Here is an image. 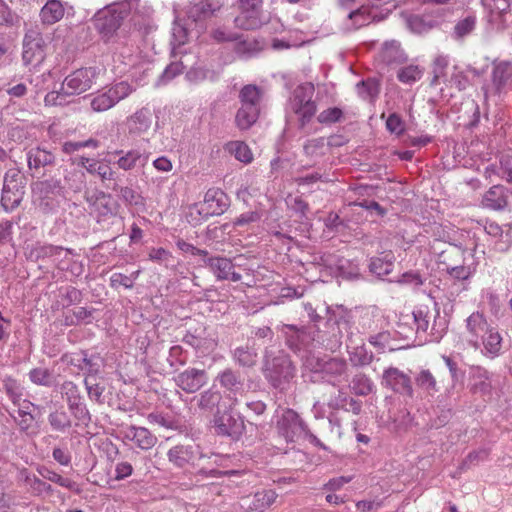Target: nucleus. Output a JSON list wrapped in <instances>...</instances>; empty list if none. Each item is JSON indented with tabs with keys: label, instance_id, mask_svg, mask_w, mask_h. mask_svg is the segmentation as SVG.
<instances>
[{
	"label": "nucleus",
	"instance_id": "nucleus-42",
	"mask_svg": "<svg viewBox=\"0 0 512 512\" xmlns=\"http://www.w3.org/2000/svg\"><path fill=\"white\" fill-rule=\"evenodd\" d=\"M32 190L41 197H48L50 194H60L62 186L60 180L51 178L34 183Z\"/></svg>",
	"mask_w": 512,
	"mask_h": 512
},
{
	"label": "nucleus",
	"instance_id": "nucleus-7",
	"mask_svg": "<svg viewBox=\"0 0 512 512\" xmlns=\"http://www.w3.org/2000/svg\"><path fill=\"white\" fill-rule=\"evenodd\" d=\"M233 406H224L223 410H218L214 414V428L218 435L239 438L244 429V421L238 413L232 411Z\"/></svg>",
	"mask_w": 512,
	"mask_h": 512
},
{
	"label": "nucleus",
	"instance_id": "nucleus-2",
	"mask_svg": "<svg viewBox=\"0 0 512 512\" xmlns=\"http://www.w3.org/2000/svg\"><path fill=\"white\" fill-rule=\"evenodd\" d=\"M296 368L287 355L274 357L266 369L265 376L276 389L286 390L295 377Z\"/></svg>",
	"mask_w": 512,
	"mask_h": 512
},
{
	"label": "nucleus",
	"instance_id": "nucleus-40",
	"mask_svg": "<svg viewBox=\"0 0 512 512\" xmlns=\"http://www.w3.org/2000/svg\"><path fill=\"white\" fill-rule=\"evenodd\" d=\"M350 389L358 396H367L373 390V383L364 373H357L351 380Z\"/></svg>",
	"mask_w": 512,
	"mask_h": 512
},
{
	"label": "nucleus",
	"instance_id": "nucleus-12",
	"mask_svg": "<svg viewBox=\"0 0 512 512\" xmlns=\"http://www.w3.org/2000/svg\"><path fill=\"white\" fill-rule=\"evenodd\" d=\"M226 393V398L231 402L230 407L237 403V395L243 391L244 379L238 371L226 368L219 372L215 378Z\"/></svg>",
	"mask_w": 512,
	"mask_h": 512
},
{
	"label": "nucleus",
	"instance_id": "nucleus-28",
	"mask_svg": "<svg viewBox=\"0 0 512 512\" xmlns=\"http://www.w3.org/2000/svg\"><path fill=\"white\" fill-rule=\"evenodd\" d=\"M64 6L60 0H49L40 11V18L44 24L52 25L64 16Z\"/></svg>",
	"mask_w": 512,
	"mask_h": 512
},
{
	"label": "nucleus",
	"instance_id": "nucleus-31",
	"mask_svg": "<svg viewBox=\"0 0 512 512\" xmlns=\"http://www.w3.org/2000/svg\"><path fill=\"white\" fill-rule=\"evenodd\" d=\"M482 344L486 355L492 358L498 356L502 348V337L499 331L491 327L489 331L482 336Z\"/></svg>",
	"mask_w": 512,
	"mask_h": 512
},
{
	"label": "nucleus",
	"instance_id": "nucleus-64",
	"mask_svg": "<svg viewBox=\"0 0 512 512\" xmlns=\"http://www.w3.org/2000/svg\"><path fill=\"white\" fill-rule=\"evenodd\" d=\"M342 110L337 107L328 108L324 111H322L317 119L322 124H331L338 122L342 117Z\"/></svg>",
	"mask_w": 512,
	"mask_h": 512
},
{
	"label": "nucleus",
	"instance_id": "nucleus-58",
	"mask_svg": "<svg viewBox=\"0 0 512 512\" xmlns=\"http://www.w3.org/2000/svg\"><path fill=\"white\" fill-rule=\"evenodd\" d=\"M29 379L36 385L50 386L52 374L47 368H34L29 372Z\"/></svg>",
	"mask_w": 512,
	"mask_h": 512
},
{
	"label": "nucleus",
	"instance_id": "nucleus-63",
	"mask_svg": "<svg viewBox=\"0 0 512 512\" xmlns=\"http://www.w3.org/2000/svg\"><path fill=\"white\" fill-rule=\"evenodd\" d=\"M448 66V59L445 56H438L433 63V78L431 85L434 86L438 83L439 79L445 75V69Z\"/></svg>",
	"mask_w": 512,
	"mask_h": 512
},
{
	"label": "nucleus",
	"instance_id": "nucleus-44",
	"mask_svg": "<svg viewBox=\"0 0 512 512\" xmlns=\"http://www.w3.org/2000/svg\"><path fill=\"white\" fill-rule=\"evenodd\" d=\"M241 106L260 108V89L255 85H246L240 91Z\"/></svg>",
	"mask_w": 512,
	"mask_h": 512
},
{
	"label": "nucleus",
	"instance_id": "nucleus-15",
	"mask_svg": "<svg viewBox=\"0 0 512 512\" xmlns=\"http://www.w3.org/2000/svg\"><path fill=\"white\" fill-rule=\"evenodd\" d=\"M319 264L330 269L336 268L338 276L343 279L356 280L360 278L359 267L347 259L328 254L320 256Z\"/></svg>",
	"mask_w": 512,
	"mask_h": 512
},
{
	"label": "nucleus",
	"instance_id": "nucleus-17",
	"mask_svg": "<svg viewBox=\"0 0 512 512\" xmlns=\"http://www.w3.org/2000/svg\"><path fill=\"white\" fill-rule=\"evenodd\" d=\"M26 159L28 168L38 173L42 168L54 165L56 157L51 151L33 147L27 151Z\"/></svg>",
	"mask_w": 512,
	"mask_h": 512
},
{
	"label": "nucleus",
	"instance_id": "nucleus-48",
	"mask_svg": "<svg viewBox=\"0 0 512 512\" xmlns=\"http://www.w3.org/2000/svg\"><path fill=\"white\" fill-rule=\"evenodd\" d=\"M374 355L365 345L356 346L349 353V359L354 366H367L373 361Z\"/></svg>",
	"mask_w": 512,
	"mask_h": 512
},
{
	"label": "nucleus",
	"instance_id": "nucleus-55",
	"mask_svg": "<svg viewBox=\"0 0 512 512\" xmlns=\"http://www.w3.org/2000/svg\"><path fill=\"white\" fill-rule=\"evenodd\" d=\"M509 77L510 71L507 64L501 63L494 67L492 73V81L497 91L501 90V88L507 83Z\"/></svg>",
	"mask_w": 512,
	"mask_h": 512
},
{
	"label": "nucleus",
	"instance_id": "nucleus-61",
	"mask_svg": "<svg viewBox=\"0 0 512 512\" xmlns=\"http://www.w3.org/2000/svg\"><path fill=\"white\" fill-rule=\"evenodd\" d=\"M453 279L456 280H467L472 271L469 266H465L463 262L457 263L450 268H443Z\"/></svg>",
	"mask_w": 512,
	"mask_h": 512
},
{
	"label": "nucleus",
	"instance_id": "nucleus-46",
	"mask_svg": "<svg viewBox=\"0 0 512 512\" xmlns=\"http://www.w3.org/2000/svg\"><path fill=\"white\" fill-rule=\"evenodd\" d=\"M435 20H425L419 15H411L407 18L408 28L416 34L427 33L436 26Z\"/></svg>",
	"mask_w": 512,
	"mask_h": 512
},
{
	"label": "nucleus",
	"instance_id": "nucleus-20",
	"mask_svg": "<svg viewBox=\"0 0 512 512\" xmlns=\"http://www.w3.org/2000/svg\"><path fill=\"white\" fill-rule=\"evenodd\" d=\"M167 456L170 463L183 468L195 460L196 450L191 445H177L168 451Z\"/></svg>",
	"mask_w": 512,
	"mask_h": 512
},
{
	"label": "nucleus",
	"instance_id": "nucleus-39",
	"mask_svg": "<svg viewBox=\"0 0 512 512\" xmlns=\"http://www.w3.org/2000/svg\"><path fill=\"white\" fill-rule=\"evenodd\" d=\"M225 150L234 155L243 163H250L253 159L252 152L248 145L242 141H230L225 145Z\"/></svg>",
	"mask_w": 512,
	"mask_h": 512
},
{
	"label": "nucleus",
	"instance_id": "nucleus-13",
	"mask_svg": "<svg viewBox=\"0 0 512 512\" xmlns=\"http://www.w3.org/2000/svg\"><path fill=\"white\" fill-rule=\"evenodd\" d=\"M223 6L221 0H193L187 7V17L194 23L203 24Z\"/></svg>",
	"mask_w": 512,
	"mask_h": 512
},
{
	"label": "nucleus",
	"instance_id": "nucleus-51",
	"mask_svg": "<svg viewBox=\"0 0 512 512\" xmlns=\"http://www.w3.org/2000/svg\"><path fill=\"white\" fill-rule=\"evenodd\" d=\"M473 378L475 380L472 387L474 392H481L483 394L490 392L491 385L489 382V373L487 370L477 367L473 374Z\"/></svg>",
	"mask_w": 512,
	"mask_h": 512
},
{
	"label": "nucleus",
	"instance_id": "nucleus-54",
	"mask_svg": "<svg viewBox=\"0 0 512 512\" xmlns=\"http://www.w3.org/2000/svg\"><path fill=\"white\" fill-rule=\"evenodd\" d=\"M40 475L51 482H54L62 487L74 490L76 483L68 478L62 477L60 474L52 471L48 468H42L39 470Z\"/></svg>",
	"mask_w": 512,
	"mask_h": 512
},
{
	"label": "nucleus",
	"instance_id": "nucleus-41",
	"mask_svg": "<svg viewBox=\"0 0 512 512\" xmlns=\"http://www.w3.org/2000/svg\"><path fill=\"white\" fill-rule=\"evenodd\" d=\"M315 370H321L326 374L333 376H341L347 369V363L340 358H331L324 363L317 362V366L313 367Z\"/></svg>",
	"mask_w": 512,
	"mask_h": 512
},
{
	"label": "nucleus",
	"instance_id": "nucleus-16",
	"mask_svg": "<svg viewBox=\"0 0 512 512\" xmlns=\"http://www.w3.org/2000/svg\"><path fill=\"white\" fill-rule=\"evenodd\" d=\"M123 438L135 444L141 450H150L158 442L157 437L145 427L129 425L121 431Z\"/></svg>",
	"mask_w": 512,
	"mask_h": 512
},
{
	"label": "nucleus",
	"instance_id": "nucleus-34",
	"mask_svg": "<svg viewBox=\"0 0 512 512\" xmlns=\"http://www.w3.org/2000/svg\"><path fill=\"white\" fill-rule=\"evenodd\" d=\"M464 261V251L457 245L449 244L448 247L438 255V263L443 268H450L457 263Z\"/></svg>",
	"mask_w": 512,
	"mask_h": 512
},
{
	"label": "nucleus",
	"instance_id": "nucleus-8",
	"mask_svg": "<svg viewBox=\"0 0 512 512\" xmlns=\"http://www.w3.org/2000/svg\"><path fill=\"white\" fill-rule=\"evenodd\" d=\"M278 434L283 437L286 442H295L303 434H308L306 425L293 409H284L278 416L276 421Z\"/></svg>",
	"mask_w": 512,
	"mask_h": 512
},
{
	"label": "nucleus",
	"instance_id": "nucleus-60",
	"mask_svg": "<svg viewBox=\"0 0 512 512\" xmlns=\"http://www.w3.org/2000/svg\"><path fill=\"white\" fill-rule=\"evenodd\" d=\"M112 189L119 193V197L126 202L127 204H134L137 205L139 203V199L141 198L139 194L136 193V191L130 187H122L117 184H114Z\"/></svg>",
	"mask_w": 512,
	"mask_h": 512
},
{
	"label": "nucleus",
	"instance_id": "nucleus-53",
	"mask_svg": "<svg viewBox=\"0 0 512 512\" xmlns=\"http://www.w3.org/2000/svg\"><path fill=\"white\" fill-rule=\"evenodd\" d=\"M422 73L417 65H409L398 70L397 78L404 84H412L421 78Z\"/></svg>",
	"mask_w": 512,
	"mask_h": 512
},
{
	"label": "nucleus",
	"instance_id": "nucleus-22",
	"mask_svg": "<svg viewBox=\"0 0 512 512\" xmlns=\"http://www.w3.org/2000/svg\"><path fill=\"white\" fill-rule=\"evenodd\" d=\"M204 202L212 215L223 214L229 206L228 196L218 188L209 189L204 196Z\"/></svg>",
	"mask_w": 512,
	"mask_h": 512
},
{
	"label": "nucleus",
	"instance_id": "nucleus-45",
	"mask_svg": "<svg viewBox=\"0 0 512 512\" xmlns=\"http://www.w3.org/2000/svg\"><path fill=\"white\" fill-rule=\"evenodd\" d=\"M477 18L475 15H468L460 19L454 26L453 37L457 40L463 39L471 34L476 27Z\"/></svg>",
	"mask_w": 512,
	"mask_h": 512
},
{
	"label": "nucleus",
	"instance_id": "nucleus-57",
	"mask_svg": "<svg viewBox=\"0 0 512 512\" xmlns=\"http://www.w3.org/2000/svg\"><path fill=\"white\" fill-rule=\"evenodd\" d=\"M19 22V16L10 9L4 0H0V25L11 27Z\"/></svg>",
	"mask_w": 512,
	"mask_h": 512
},
{
	"label": "nucleus",
	"instance_id": "nucleus-36",
	"mask_svg": "<svg viewBox=\"0 0 512 512\" xmlns=\"http://www.w3.org/2000/svg\"><path fill=\"white\" fill-rule=\"evenodd\" d=\"M438 314V311H432L428 306H420L416 310H414L413 318L417 326V332H427V330L430 327V321L432 319L435 320L436 315Z\"/></svg>",
	"mask_w": 512,
	"mask_h": 512
},
{
	"label": "nucleus",
	"instance_id": "nucleus-49",
	"mask_svg": "<svg viewBox=\"0 0 512 512\" xmlns=\"http://www.w3.org/2000/svg\"><path fill=\"white\" fill-rule=\"evenodd\" d=\"M415 383L418 388L426 391L427 393L437 392V382L434 375L428 369H422L415 376Z\"/></svg>",
	"mask_w": 512,
	"mask_h": 512
},
{
	"label": "nucleus",
	"instance_id": "nucleus-11",
	"mask_svg": "<svg viewBox=\"0 0 512 512\" xmlns=\"http://www.w3.org/2000/svg\"><path fill=\"white\" fill-rule=\"evenodd\" d=\"M208 379V373L205 369L193 367H189L177 373L173 378L176 386L189 394L199 391L207 384Z\"/></svg>",
	"mask_w": 512,
	"mask_h": 512
},
{
	"label": "nucleus",
	"instance_id": "nucleus-19",
	"mask_svg": "<svg viewBox=\"0 0 512 512\" xmlns=\"http://www.w3.org/2000/svg\"><path fill=\"white\" fill-rule=\"evenodd\" d=\"M222 399V393L214 388H209L194 398L198 408L204 413H213L215 409L221 410Z\"/></svg>",
	"mask_w": 512,
	"mask_h": 512
},
{
	"label": "nucleus",
	"instance_id": "nucleus-56",
	"mask_svg": "<svg viewBox=\"0 0 512 512\" xmlns=\"http://www.w3.org/2000/svg\"><path fill=\"white\" fill-rule=\"evenodd\" d=\"M401 54L400 45L396 41L386 42L384 44L382 57L385 62H400L402 60Z\"/></svg>",
	"mask_w": 512,
	"mask_h": 512
},
{
	"label": "nucleus",
	"instance_id": "nucleus-32",
	"mask_svg": "<svg viewBox=\"0 0 512 512\" xmlns=\"http://www.w3.org/2000/svg\"><path fill=\"white\" fill-rule=\"evenodd\" d=\"M82 359L81 363L76 364L79 369L85 370L87 378L97 376L101 368L104 366V360L99 355L89 356L86 351H81Z\"/></svg>",
	"mask_w": 512,
	"mask_h": 512
},
{
	"label": "nucleus",
	"instance_id": "nucleus-62",
	"mask_svg": "<svg viewBox=\"0 0 512 512\" xmlns=\"http://www.w3.org/2000/svg\"><path fill=\"white\" fill-rule=\"evenodd\" d=\"M84 385L86 387L88 396L91 400H94L99 404H102L104 402V400H103V392L105 390L104 386H101L97 383H91L87 377L84 379Z\"/></svg>",
	"mask_w": 512,
	"mask_h": 512
},
{
	"label": "nucleus",
	"instance_id": "nucleus-24",
	"mask_svg": "<svg viewBox=\"0 0 512 512\" xmlns=\"http://www.w3.org/2000/svg\"><path fill=\"white\" fill-rule=\"evenodd\" d=\"M482 203L492 210H503L508 204L506 189L502 185L492 186L483 196Z\"/></svg>",
	"mask_w": 512,
	"mask_h": 512
},
{
	"label": "nucleus",
	"instance_id": "nucleus-18",
	"mask_svg": "<svg viewBox=\"0 0 512 512\" xmlns=\"http://www.w3.org/2000/svg\"><path fill=\"white\" fill-rule=\"evenodd\" d=\"M277 494L273 490L257 491L253 495L242 498L243 505L248 509L262 512L269 508L276 500Z\"/></svg>",
	"mask_w": 512,
	"mask_h": 512
},
{
	"label": "nucleus",
	"instance_id": "nucleus-6",
	"mask_svg": "<svg viewBox=\"0 0 512 512\" xmlns=\"http://www.w3.org/2000/svg\"><path fill=\"white\" fill-rule=\"evenodd\" d=\"M46 44L40 31L29 29L23 39L22 59L26 66L37 67L46 57Z\"/></svg>",
	"mask_w": 512,
	"mask_h": 512
},
{
	"label": "nucleus",
	"instance_id": "nucleus-59",
	"mask_svg": "<svg viewBox=\"0 0 512 512\" xmlns=\"http://www.w3.org/2000/svg\"><path fill=\"white\" fill-rule=\"evenodd\" d=\"M214 76L215 73L205 67H193L186 74L187 79L191 82H201L206 79H213Z\"/></svg>",
	"mask_w": 512,
	"mask_h": 512
},
{
	"label": "nucleus",
	"instance_id": "nucleus-43",
	"mask_svg": "<svg viewBox=\"0 0 512 512\" xmlns=\"http://www.w3.org/2000/svg\"><path fill=\"white\" fill-rule=\"evenodd\" d=\"M150 111L146 108H142L135 112L129 119L130 129L136 132L147 131L150 127L151 120Z\"/></svg>",
	"mask_w": 512,
	"mask_h": 512
},
{
	"label": "nucleus",
	"instance_id": "nucleus-27",
	"mask_svg": "<svg viewBox=\"0 0 512 512\" xmlns=\"http://www.w3.org/2000/svg\"><path fill=\"white\" fill-rule=\"evenodd\" d=\"M24 196V186L3 185L1 205L5 211H12L17 208Z\"/></svg>",
	"mask_w": 512,
	"mask_h": 512
},
{
	"label": "nucleus",
	"instance_id": "nucleus-52",
	"mask_svg": "<svg viewBox=\"0 0 512 512\" xmlns=\"http://www.w3.org/2000/svg\"><path fill=\"white\" fill-rule=\"evenodd\" d=\"M86 170L90 174L98 175L102 181L115 180L116 172L108 164H102L92 160V162L86 167Z\"/></svg>",
	"mask_w": 512,
	"mask_h": 512
},
{
	"label": "nucleus",
	"instance_id": "nucleus-37",
	"mask_svg": "<svg viewBox=\"0 0 512 512\" xmlns=\"http://www.w3.org/2000/svg\"><path fill=\"white\" fill-rule=\"evenodd\" d=\"M356 88L358 95L369 102H374L380 92L378 81L372 78L359 82Z\"/></svg>",
	"mask_w": 512,
	"mask_h": 512
},
{
	"label": "nucleus",
	"instance_id": "nucleus-23",
	"mask_svg": "<svg viewBox=\"0 0 512 512\" xmlns=\"http://www.w3.org/2000/svg\"><path fill=\"white\" fill-rule=\"evenodd\" d=\"M239 11V15L234 19L236 28L248 31L262 26V10L239 9Z\"/></svg>",
	"mask_w": 512,
	"mask_h": 512
},
{
	"label": "nucleus",
	"instance_id": "nucleus-5",
	"mask_svg": "<svg viewBox=\"0 0 512 512\" xmlns=\"http://www.w3.org/2000/svg\"><path fill=\"white\" fill-rule=\"evenodd\" d=\"M98 77L95 67H85L73 71L66 76L61 91L64 95H79L91 89Z\"/></svg>",
	"mask_w": 512,
	"mask_h": 512
},
{
	"label": "nucleus",
	"instance_id": "nucleus-29",
	"mask_svg": "<svg viewBox=\"0 0 512 512\" xmlns=\"http://www.w3.org/2000/svg\"><path fill=\"white\" fill-rule=\"evenodd\" d=\"M394 267V256L389 253L384 257H372L370 259L368 269L369 272L382 279L384 276L389 275Z\"/></svg>",
	"mask_w": 512,
	"mask_h": 512
},
{
	"label": "nucleus",
	"instance_id": "nucleus-4",
	"mask_svg": "<svg viewBox=\"0 0 512 512\" xmlns=\"http://www.w3.org/2000/svg\"><path fill=\"white\" fill-rule=\"evenodd\" d=\"M86 201L91 214L96 216L98 223L110 218L121 222V218L118 217L119 205L110 194L94 191L86 196Z\"/></svg>",
	"mask_w": 512,
	"mask_h": 512
},
{
	"label": "nucleus",
	"instance_id": "nucleus-50",
	"mask_svg": "<svg viewBox=\"0 0 512 512\" xmlns=\"http://www.w3.org/2000/svg\"><path fill=\"white\" fill-rule=\"evenodd\" d=\"M60 393L68 406L80 402L82 399L79 387L72 381H64L60 387Z\"/></svg>",
	"mask_w": 512,
	"mask_h": 512
},
{
	"label": "nucleus",
	"instance_id": "nucleus-35",
	"mask_svg": "<svg viewBox=\"0 0 512 512\" xmlns=\"http://www.w3.org/2000/svg\"><path fill=\"white\" fill-rule=\"evenodd\" d=\"M147 162V155L142 154L138 150H130L118 159L117 165L119 168L128 171L134 169L138 165L144 167Z\"/></svg>",
	"mask_w": 512,
	"mask_h": 512
},
{
	"label": "nucleus",
	"instance_id": "nucleus-25",
	"mask_svg": "<svg viewBox=\"0 0 512 512\" xmlns=\"http://www.w3.org/2000/svg\"><path fill=\"white\" fill-rule=\"evenodd\" d=\"M68 256L73 254V250L69 248H63L61 246L54 245H36L29 252V258L34 261L39 259L51 258L52 260H58V256Z\"/></svg>",
	"mask_w": 512,
	"mask_h": 512
},
{
	"label": "nucleus",
	"instance_id": "nucleus-30",
	"mask_svg": "<svg viewBox=\"0 0 512 512\" xmlns=\"http://www.w3.org/2000/svg\"><path fill=\"white\" fill-rule=\"evenodd\" d=\"M48 421L52 430L59 433H65L72 427V418L63 407L51 412Z\"/></svg>",
	"mask_w": 512,
	"mask_h": 512
},
{
	"label": "nucleus",
	"instance_id": "nucleus-33",
	"mask_svg": "<svg viewBox=\"0 0 512 512\" xmlns=\"http://www.w3.org/2000/svg\"><path fill=\"white\" fill-rule=\"evenodd\" d=\"M260 113V108L241 106L235 117L236 126L241 130L249 129L256 123Z\"/></svg>",
	"mask_w": 512,
	"mask_h": 512
},
{
	"label": "nucleus",
	"instance_id": "nucleus-14",
	"mask_svg": "<svg viewBox=\"0 0 512 512\" xmlns=\"http://www.w3.org/2000/svg\"><path fill=\"white\" fill-rule=\"evenodd\" d=\"M278 329L285 337L287 346L293 351H298L313 341V336L308 327L282 324Z\"/></svg>",
	"mask_w": 512,
	"mask_h": 512
},
{
	"label": "nucleus",
	"instance_id": "nucleus-9",
	"mask_svg": "<svg viewBox=\"0 0 512 512\" xmlns=\"http://www.w3.org/2000/svg\"><path fill=\"white\" fill-rule=\"evenodd\" d=\"M133 91L131 85L126 81H121L108 90L97 94L91 99L90 105L94 112H104L114 107L119 101L126 98Z\"/></svg>",
	"mask_w": 512,
	"mask_h": 512
},
{
	"label": "nucleus",
	"instance_id": "nucleus-1",
	"mask_svg": "<svg viewBox=\"0 0 512 512\" xmlns=\"http://www.w3.org/2000/svg\"><path fill=\"white\" fill-rule=\"evenodd\" d=\"M129 14V7L126 3H115L97 12L94 17L95 29L102 39L108 42L121 27L124 19Z\"/></svg>",
	"mask_w": 512,
	"mask_h": 512
},
{
	"label": "nucleus",
	"instance_id": "nucleus-38",
	"mask_svg": "<svg viewBox=\"0 0 512 512\" xmlns=\"http://www.w3.org/2000/svg\"><path fill=\"white\" fill-rule=\"evenodd\" d=\"M257 356L256 350L249 346H240L233 351V359L242 367H253Z\"/></svg>",
	"mask_w": 512,
	"mask_h": 512
},
{
	"label": "nucleus",
	"instance_id": "nucleus-26",
	"mask_svg": "<svg viewBox=\"0 0 512 512\" xmlns=\"http://www.w3.org/2000/svg\"><path fill=\"white\" fill-rule=\"evenodd\" d=\"M204 264L210 268L216 279L220 281L226 280L229 271L234 269L232 260L223 256H211L204 259Z\"/></svg>",
	"mask_w": 512,
	"mask_h": 512
},
{
	"label": "nucleus",
	"instance_id": "nucleus-10",
	"mask_svg": "<svg viewBox=\"0 0 512 512\" xmlns=\"http://www.w3.org/2000/svg\"><path fill=\"white\" fill-rule=\"evenodd\" d=\"M382 385L402 396L410 399L414 397L411 377L396 367H389L384 370Z\"/></svg>",
	"mask_w": 512,
	"mask_h": 512
},
{
	"label": "nucleus",
	"instance_id": "nucleus-3",
	"mask_svg": "<svg viewBox=\"0 0 512 512\" xmlns=\"http://www.w3.org/2000/svg\"><path fill=\"white\" fill-rule=\"evenodd\" d=\"M314 92V85L308 82L297 86L293 92L291 108L300 116L301 127H304L316 113L317 106L312 100Z\"/></svg>",
	"mask_w": 512,
	"mask_h": 512
},
{
	"label": "nucleus",
	"instance_id": "nucleus-47",
	"mask_svg": "<svg viewBox=\"0 0 512 512\" xmlns=\"http://www.w3.org/2000/svg\"><path fill=\"white\" fill-rule=\"evenodd\" d=\"M329 407L334 409H345L347 411H352L357 415L361 411V402L354 398H349L344 393L339 392L338 397L329 403Z\"/></svg>",
	"mask_w": 512,
	"mask_h": 512
},
{
	"label": "nucleus",
	"instance_id": "nucleus-21",
	"mask_svg": "<svg viewBox=\"0 0 512 512\" xmlns=\"http://www.w3.org/2000/svg\"><path fill=\"white\" fill-rule=\"evenodd\" d=\"M466 327L468 332L475 338L470 340L474 347L479 346L478 338L486 334L491 326L488 324L483 313L474 312L466 320Z\"/></svg>",
	"mask_w": 512,
	"mask_h": 512
}]
</instances>
